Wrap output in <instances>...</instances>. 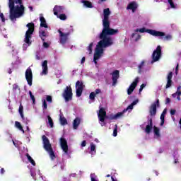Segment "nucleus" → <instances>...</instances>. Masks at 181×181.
<instances>
[{
  "instance_id": "f257e3e1",
  "label": "nucleus",
  "mask_w": 181,
  "mask_h": 181,
  "mask_svg": "<svg viewBox=\"0 0 181 181\" xmlns=\"http://www.w3.org/2000/svg\"><path fill=\"white\" fill-rule=\"evenodd\" d=\"M107 36V35H105V36L101 37V34H100L99 35V38L101 39V40L98 42V45H96V48L95 49V53L93 55V62L95 64H97V60H100V59H101V57L104 54V48L110 47V46L114 45V42H112V38Z\"/></svg>"
},
{
  "instance_id": "f03ea898",
  "label": "nucleus",
  "mask_w": 181,
  "mask_h": 181,
  "mask_svg": "<svg viewBox=\"0 0 181 181\" xmlns=\"http://www.w3.org/2000/svg\"><path fill=\"white\" fill-rule=\"evenodd\" d=\"M8 8L10 9L9 18L11 21H16L25 13V6L22 0H8Z\"/></svg>"
},
{
  "instance_id": "7ed1b4c3",
  "label": "nucleus",
  "mask_w": 181,
  "mask_h": 181,
  "mask_svg": "<svg viewBox=\"0 0 181 181\" xmlns=\"http://www.w3.org/2000/svg\"><path fill=\"white\" fill-rule=\"evenodd\" d=\"M110 15H111V11L110 8H105L103 10V28L102 30L101 37L107 35L109 36H112L114 35H117L118 33V30H115L114 28H111L110 26L111 23L110 22Z\"/></svg>"
},
{
  "instance_id": "20e7f679",
  "label": "nucleus",
  "mask_w": 181,
  "mask_h": 181,
  "mask_svg": "<svg viewBox=\"0 0 181 181\" xmlns=\"http://www.w3.org/2000/svg\"><path fill=\"white\" fill-rule=\"evenodd\" d=\"M42 141L44 149H45V151L48 152L52 160H54V159H56V155L54 154V151H53V148L52 147V144H50L49 139L45 135H43Z\"/></svg>"
},
{
  "instance_id": "39448f33",
  "label": "nucleus",
  "mask_w": 181,
  "mask_h": 181,
  "mask_svg": "<svg viewBox=\"0 0 181 181\" xmlns=\"http://www.w3.org/2000/svg\"><path fill=\"white\" fill-rule=\"evenodd\" d=\"M26 26L28 28V29L25 32L24 42L28 46H30V45H32V41L30 39H32V35H33V32H35V23H29L26 25Z\"/></svg>"
},
{
  "instance_id": "423d86ee",
  "label": "nucleus",
  "mask_w": 181,
  "mask_h": 181,
  "mask_svg": "<svg viewBox=\"0 0 181 181\" xmlns=\"http://www.w3.org/2000/svg\"><path fill=\"white\" fill-rule=\"evenodd\" d=\"M136 32H140V33H149L151 36H165V33L162 31H157L152 29H146L145 28L136 29Z\"/></svg>"
},
{
  "instance_id": "0eeeda50",
  "label": "nucleus",
  "mask_w": 181,
  "mask_h": 181,
  "mask_svg": "<svg viewBox=\"0 0 181 181\" xmlns=\"http://www.w3.org/2000/svg\"><path fill=\"white\" fill-rule=\"evenodd\" d=\"M66 103L73 100V89L71 86H66L62 94Z\"/></svg>"
},
{
  "instance_id": "6e6552de",
  "label": "nucleus",
  "mask_w": 181,
  "mask_h": 181,
  "mask_svg": "<svg viewBox=\"0 0 181 181\" xmlns=\"http://www.w3.org/2000/svg\"><path fill=\"white\" fill-rule=\"evenodd\" d=\"M86 85L83 82V81H77L76 83V97H81V94H83V91L84 90V88Z\"/></svg>"
},
{
  "instance_id": "1a4fd4ad",
  "label": "nucleus",
  "mask_w": 181,
  "mask_h": 181,
  "mask_svg": "<svg viewBox=\"0 0 181 181\" xmlns=\"http://www.w3.org/2000/svg\"><path fill=\"white\" fill-rule=\"evenodd\" d=\"M127 112V110H123L122 112H117V114H110L106 116L107 119H110V121H112L114 119H119V118H122V117H124V114Z\"/></svg>"
},
{
  "instance_id": "9d476101",
  "label": "nucleus",
  "mask_w": 181,
  "mask_h": 181,
  "mask_svg": "<svg viewBox=\"0 0 181 181\" xmlns=\"http://www.w3.org/2000/svg\"><path fill=\"white\" fill-rule=\"evenodd\" d=\"M162 56V48L158 45L156 50L153 51L152 54L153 62H158Z\"/></svg>"
},
{
  "instance_id": "9b49d317",
  "label": "nucleus",
  "mask_w": 181,
  "mask_h": 181,
  "mask_svg": "<svg viewBox=\"0 0 181 181\" xmlns=\"http://www.w3.org/2000/svg\"><path fill=\"white\" fill-rule=\"evenodd\" d=\"M25 80L28 86H32V82L33 81V74L32 73V69L28 67L25 71Z\"/></svg>"
},
{
  "instance_id": "f8f14e48",
  "label": "nucleus",
  "mask_w": 181,
  "mask_h": 181,
  "mask_svg": "<svg viewBox=\"0 0 181 181\" xmlns=\"http://www.w3.org/2000/svg\"><path fill=\"white\" fill-rule=\"evenodd\" d=\"M110 74L112 76V86L115 87L117 86V83H118V78H119V71L115 70Z\"/></svg>"
},
{
  "instance_id": "ddd939ff",
  "label": "nucleus",
  "mask_w": 181,
  "mask_h": 181,
  "mask_svg": "<svg viewBox=\"0 0 181 181\" xmlns=\"http://www.w3.org/2000/svg\"><path fill=\"white\" fill-rule=\"evenodd\" d=\"M156 107H160L159 99H157V100L150 106L149 112L151 117L156 115Z\"/></svg>"
},
{
  "instance_id": "4468645a",
  "label": "nucleus",
  "mask_w": 181,
  "mask_h": 181,
  "mask_svg": "<svg viewBox=\"0 0 181 181\" xmlns=\"http://www.w3.org/2000/svg\"><path fill=\"white\" fill-rule=\"evenodd\" d=\"M138 83H139V78L136 77L133 81V83L129 86L128 90H127V94L128 95H131L132 93H134V90L136 88V86H138Z\"/></svg>"
},
{
  "instance_id": "2eb2a0df",
  "label": "nucleus",
  "mask_w": 181,
  "mask_h": 181,
  "mask_svg": "<svg viewBox=\"0 0 181 181\" xmlns=\"http://www.w3.org/2000/svg\"><path fill=\"white\" fill-rule=\"evenodd\" d=\"M98 117L100 122H104V121H105V118H107V112L105 111V109H104V107H101L100 109Z\"/></svg>"
},
{
  "instance_id": "dca6fc26",
  "label": "nucleus",
  "mask_w": 181,
  "mask_h": 181,
  "mask_svg": "<svg viewBox=\"0 0 181 181\" xmlns=\"http://www.w3.org/2000/svg\"><path fill=\"white\" fill-rule=\"evenodd\" d=\"M60 145L62 151L66 154L69 153V145H67V140L66 139L63 137L60 139Z\"/></svg>"
},
{
  "instance_id": "f3484780",
  "label": "nucleus",
  "mask_w": 181,
  "mask_h": 181,
  "mask_svg": "<svg viewBox=\"0 0 181 181\" xmlns=\"http://www.w3.org/2000/svg\"><path fill=\"white\" fill-rule=\"evenodd\" d=\"M148 125H146V129H145V132L146 134H151V132L152 131L153 128V122L152 120V117H148Z\"/></svg>"
},
{
  "instance_id": "a211bd4d",
  "label": "nucleus",
  "mask_w": 181,
  "mask_h": 181,
  "mask_svg": "<svg viewBox=\"0 0 181 181\" xmlns=\"http://www.w3.org/2000/svg\"><path fill=\"white\" fill-rule=\"evenodd\" d=\"M60 36V43L62 45H64L67 42V37H69V35H70V33H64L62 32V30H58Z\"/></svg>"
},
{
  "instance_id": "6ab92c4d",
  "label": "nucleus",
  "mask_w": 181,
  "mask_h": 181,
  "mask_svg": "<svg viewBox=\"0 0 181 181\" xmlns=\"http://www.w3.org/2000/svg\"><path fill=\"white\" fill-rule=\"evenodd\" d=\"M97 94H101V89L97 88L95 92H91L89 95V98L91 101H95V96Z\"/></svg>"
},
{
  "instance_id": "aec40b11",
  "label": "nucleus",
  "mask_w": 181,
  "mask_h": 181,
  "mask_svg": "<svg viewBox=\"0 0 181 181\" xmlns=\"http://www.w3.org/2000/svg\"><path fill=\"white\" fill-rule=\"evenodd\" d=\"M172 77H173V73L172 71L169 72L168 76H167V84L165 86V88H169L170 87H172Z\"/></svg>"
},
{
  "instance_id": "412c9836",
  "label": "nucleus",
  "mask_w": 181,
  "mask_h": 181,
  "mask_svg": "<svg viewBox=\"0 0 181 181\" xmlns=\"http://www.w3.org/2000/svg\"><path fill=\"white\" fill-rule=\"evenodd\" d=\"M63 11V6L56 5L53 8L54 15L59 17V13Z\"/></svg>"
},
{
  "instance_id": "4be33fe9",
  "label": "nucleus",
  "mask_w": 181,
  "mask_h": 181,
  "mask_svg": "<svg viewBox=\"0 0 181 181\" xmlns=\"http://www.w3.org/2000/svg\"><path fill=\"white\" fill-rule=\"evenodd\" d=\"M127 9H131L134 13L136 9H138V4H136V2L135 1H132L128 4Z\"/></svg>"
},
{
  "instance_id": "5701e85b",
  "label": "nucleus",
  "mask_w": 181,
  "mask_h": 181,
  "mask_svg": "<svg viewBox=\"0 0 181 181\" xmlns=\"http://www.w3.org/2000/svg\"><path fill=\"white\" fill-rule=\"evenodd\" d=\"M42 74H44L46 76L48 73V68H47V60H45L42 64Z\"/></svg>"
},
{
  "instance_id": "b1692460",
  "label": "nucleus",
  "mask_w": 181,
  "mask_h": 181,
  "mask_svg": "<svg viewBox=\"0 0 181 181\" xmlns=\"http://www.w3.org/2000/svg\"><path fill=\"white\" fill-rule=\"evenodd\" d=\"M181 86H179L177 88V92H175V93H173L172 95V96L173 97V98H176L177 97V100H180V95H181V90H180Z\"/></svg>"
},
{
  "instance_id": "393cba45",
  "label": "nucleus",
  "mask_w": 181,
  "mask_h": 181,
  "mask_svg": "<svg viewBox=\"0 0 181 181\" xmlns=\"http://www.w3.org/2000/svg\"><path fill=\"white\" fill-rule=\"evenodd\" d=\"M81 4H83L84 8H93V3L88 0H81Z\"/></svg>"
},
{
  "instance_id": "a878e982",
  "label": "nucleus",
  "mask_w": 181,
  "mask_h": 181,
  "mask_svg": "<svg viewBox=\"0 0 181 181\" xmlns=\"http://www.w3.org/2000/svg\"><path fill=\"white\" fill-rule=\"evenodd\" d=\"M39 36L40 37V39L42 40V42H45V37H46V36H47V33H46V31L40 29L39 30Z\"/></svg>"
},
{
  "instance_id": "bb28decb",
  "label": "nucleus",
  "mask_w": 181,
  "mask_h": 181,
  "mask_svg": "<svg viewBox=\"0 0 181 181\" xmlns=\"http://www.w3.org/2000/svg\"><path fill=\"white\" fill-rule=\"evenodd\" d=\"M157 37H160L161 40H163L164 42L168 41V40H172V35L168 34L166 35L164 33V35L163 36H157Z\"/></svg>"
},
{
  "instance_id": "cd10ccee",
  "label": "nucleus",
  "mask_w": 181,
  "mask_h": 181,
  "mask_svg": "<svg viewBox=\"0 0 181 181\" xmlns=\"http://www.w3.org/2000/svg\"><path fill=\"white\" fill-rule=\"evenodd\" d=\"M40 28H48V25H47V23H46V19L45 18V17L41 16L40 18Z\"/></svg>"
},
{
  "instance_id": "c85d7f7f",
  "label": "nucleus",
  "mask_w": 181,
  "mask_h": 181,
  "mask_svg": "<svg viewBox=\"0 0 181 181\" xmlns=\"http://www.w3.org/2000/svg\"><path fill=\"white\" fill-rule=\"evenodd\" d=\"M81 119L78 117H76L75 119L74 120L73 126H74V129H77L78 128V125H80Z\"/></svg>"
},
{
  "instance_id": "c756f323",
  "label": "nucleus",
  "mask_w": 181,
  "mask_h": 181,
  "mask_svg": "<svg viewBox=\"0 0 181 181\" xmlns=\"http://www.w3.org/2000/svg\"><path fill=\"white\" fill-rule=\"evenodd\" d=\"M25 156L28 158L30 163H31V165H33V166H36V163L35 162V160H33V158H32V157L30 156V155H29V153H26Z\"/></svg>"
},
{
  "instance_id": "7c9ffc66",
  "label": "nucleus",
  "mask_w": 181,
  "mask_h": 181,
  "mask_svg": "<svg viewBox=\"0 0 181 181\" xmlns=\"http://www.w3.org/2000/svg\"><path fill=\"white\" fill-rule=\"evenodd\" d=\"M18 112H19L23 121H25V116L23 115V106L22 105V104H21L19 106Z\"/></svg>"
},
{
  "instance_id": "2f4dec72",
  "label": "nucleus",
  "mask_w": 181,
  "mask_h": 181,
  "mask_svg": "<svg viewBox=\"0 0 181 181\" xmlns=\"http://www.w3.org/2000/svg\"><path fill=\"white\" fill-rule=\"evenodd\" d=\"M15 126L16 128H18L20 131H21L23 134H25V130H23V127H22V124H21V122L16 121L15 122Z\"/></svg>"
},
{
  "instance_id": "473e14b6",
  "label": "nucleus",
  "mask_w": 181,
  "mask_h": 181,
  "mask_svg": "<svg viewBox=\"0 0 181 181\" xmlns=\"http://www.w3.org/2000/svg\"><path fill=\"white\" fill-rule=\"evenodd\" d=\"M138 100H134L128 107L127 109V111H128V110H132V108H134V105H136L138 104Z\"/></svg>"
},
{
  "instance_id": "72a5a7b5",
  "label": "nucleus",
  "mask_w": 181,
  "mask_h": 181,
  "mask_svg": "<svg viewBox=\"0 0 181 181\" xmlns=\"http://www.w3.org/2000/svg\"><path fill=\"white\" fill-rule=\"evenodd\" d=\"M59 121L62 125H67V119L64 117H60Z\"/></svg>"
},
{
  "instance_id": "f704fd0d",
  "label": "nucleus",
  "mask_w": 181,
  "mask_h": 181,
  "mask_svg": "<svg viewBox=\"0 0 181 181\" xmlns=\"http://www.w3.org/2000/svg\"><path fill=\"white\" fill-rule=\"evenodd\" d=\"M159 132H160L159 128L154 126L153 127V132L156 136H160V134L159 133Z\"/></svg>"
},
{
  "instance_id": "c9c22d12",
  "label": "nucleus",
  "mask_w": 181,
  "mask_h": 181,
  "mask_svg": "<svg viewBox=\"0 0 181 181\" xmlns=\"http://www.w3.org/2000/svg\"><path fill=\"white\" fill-rule=\"evenodd\" d=\"M145 64V62L142 61L141 64L139 65V74H142V68L144 67V65Z\"/></svg>"
},
{
  "instance_id": "e433bc0d",
  "label": "nucleus",
  "mask_w": 181,
  "mask_h": 181,
  "mask_svg": "<svg viewBox=\"0 0 181 181\" xmlns=\"http://www.w3.org/2000/svg\"><path fill=\"white\" fill-rule=\"evenodd\" d=\"M47 119H48V124H49L50 128H53V125H54L53 119L49 115L47 116Z\"/></svg>"
},
{
  "instance_id": "4c0bfd02",
  "label": "nucleus",
  "mask_w": 181,
  "mask_h": 181,
  "mask_svg": "<svg viewBox=\"0 0 181 181\" xmlns=\"http://www.w3.org/2000/svg\"><path fill=\"white\" fill-rule=\"evenodd\" d=\"M29 94H30V99L33 101V104H36V99L35 98V95L32 94V91L30 90Z\"/></svg>"
},
{
  "instance_id": "58836bf2",
  "label": "nucleus",
  "mask_w": 181,
  "mask_h": 181,
  "mask_svg": "<svg viewBox=\"0 0 181 181\" xmlns=\"http://www.w3.org/2000/svg\"><path fill=\"white\" fill-rule=\"evenodd\" d=\"M94 43L93 42H90L89 44V46L88 47V50L89 52V54H91V53H93V46Z\"/></svg>"
},
{
  "instance_id": "ea45409f",
  "label": "nucleus",
  "mask_w": 181,
  "mask_h": 181,
  "mask_svg": "<svg viewBox=\"0 0 181 181\" xmlns=\"http://www.w3.org/2000/svg\"><path fill=\"white\" fill-rule=\"evenodd\" d=\"M160 120H161L160 125L161 127H163V125L165 124V115H160Z\"/></svg>"
},
{
  "instance_id": "a19ab883",
  "label": "nucleus",
  "mask_w": 181,
  "mask_h": 181,
  "mask_svg": "<svg viewBox=\"0 0 181 181\" xmlns=\"http://www.w3.org/2000/svg\"><path fill=\"white\" fill-rule=\"evenodd\" d=\"M118 135V125L115 124V127L113 130V136H117Z\"/></svg>"
},
{
  "instance_id": "79ce46f5",
  "label": "nucleus",
  "mask_w": 181,
  "mask_h": 181,
  "mask_svg": "<svg viewBox=\"0 0 181 181\" xmlns=\"http://www.w3.org/2000/svg\"><path fill=\"white\" fill-rule=\"evenodd\" d=\"M46 101H47V103H49V104H52V103H53V99L52 98V96L47 95L46 96Z\"/></svg>"
},
{
  "instance_id": "37998d69",
  "label": "nucleus",
  "mask_w": 181,
  "mask_h": 181,
  "mask_svg": "<svg viewBox=\"0 0 181 181\" xmlns=\"http://www.w3.org/2000/svg\"><path fill=\"white\" fill-rule=\"evenodd\" d=\"M59 18L61 19V21H66V19H67V16H66V14H60L59 16H58Z\"/></svg>"
},
{
  "instance_id": "c03bdc74",
  "label": "nucleus",
  "mask_w": 181,
  "mask_h": 181,
  "mask_svg": "<svg viewBox=\"0 0 181 181\" xmlns=\"http://www.w3.org/2000/svg\"><path fill=\"white\" fill-rule=\"evenodd\" d=\"M42 108L44 110H47V103L46 102V100H42Z\"/></svg>"
},
{
  "instance_id": "a18cd8bd",
  "label": "nucleus",
  "mask_w": 181,
  "mask_h": 181,
  "mask_svg": "<svg viewBox=\"0 0 181 181\" xmlns=\"http://www.w3.org/2000/svg\"><path fill=\"white\" fill-rule=\"evenodd\" d=\"M168 4H170V6L175 9L176 8V6L175 5V3H173V0H168Z\"/></svg>"
},
{
  "instance_id": "49530a36",
  "label": "nucleus",
  "mask_w": 181,
  "mask_h": 181,
  "mask_svg": "<svg viewBox=\"0 0 181 181\" xmlns=\"http://www.w3.org/2000/svg\"><path fill=\"white\" fill-rule=\"evenodd\" d=\"M95 146L93 143L90 144V152H95Z\"/></svg>"
},
{
  "instance_id": "de8ad7c7",
  "label": "nucleus",
  "mask_w": 181,
  "mask_h": 181,
  "mask_svg": "<svg viewBox=\"0 0 181 181\" xmlns=\"http://www.w3.org/2000/svg\"><path fill=\"white\" fill-rule=\"evenodd\" d=\"M0 18L2 22H5V16H4V13H0Z\"/></svg>"
},
{
  "instance_id": "09e8293b",
  "label": "nucleus",
  "mask_w": 181,
  "mask_h": 181,
  "mask_svg": "<svg viewBox=\"0 0 181 181\" xmlns=\"http://www.w3.org/2000/svg\"><path fill=\"white\" fill-rule=\"evenodd\" d=\"M50 45H49V43L44 42H43V47H45V49H47Z\"/></svg>"
},
{
  "instance_id": "8fccbe9b",
  "label": "nucleus",
  "mask_w": 181,
  "mask_h": 181,
  "mask_svg": "<svg viewBox=\"0 0 181 181\" xmlns=\"http://www.w3.org/2000/svg\"><path fill=\"white\" fill-rule=\"evenodd\" d=\"M19 88V86L18 84H13V90H18Z\"/></svg>"
},
{
  "instance_id": "3c124183",
  "label": "nucleus",
  "mask_w": 181,
  "mask_h": 181,
  "mask_svg": "<svg viewBox=\"0 0 181 181\" xmlns=\"http://www.w3.org/2000/svg\"><path fill=\"white\" fill-rule=\"evenodd\" d=\"M87 145V141H86V140H83L81 143V146L83 148H84V146H86Z\"/></svg>"
},
{
  "instance_id": "603ef678",
  "label": "nucleus",
  "mask_w": 181,
  "mask_h": 181,
  "mask_svg": "<svg viewBox=\"0 0 181 181\" xmlns=\"http://www.w3.org/2000/svg\"><path fill=\"white\" fill-rule=\"evenodd\" d=\"M175 114H176V110L172 109V110H170V115H175Z\"/></svg>"
},
{
  "instance_id": "864d4df0",
  "label": "nucleus",
  "mask_w": 181,
  "mask_h": 181,
  "mask_svg": "<svg viewBox=\"0 0 181 181\" xmlns=\"http://www.w3.org/2000/svg\"><path fill=\"white\" fill-rule=\"evenodd\" d=\"M90 180H91V181H97V180H95V178H94L93 174H90Z\"/></svg>"
},
{
  "instance_id": "5fc2aeb1",
  "label": "nucleus",
  "mask_w": 181,
  "mask_h": 181,
  "mask_svg": "<svg viewBox=\"0 0 181 181\" xmlns=\"http://www.w3.org/2000/svg\"><path fill=\"white\" fill-rule=\"evenodd\" d=\"M165 104H170V98H167L165 100Z\"/></svg>"
},
{
  "instance_id": "6e6d98bb",
  "label": "nucleus",
  "mask_w": 181,
  "mask_h": 181,
  "mask_svg": "<svg viewBox=\"0 0 181 181\" xmlns=\"http://www.w3.org/2000/svg\"><path fill=\"white\" fill-rule=\"evenodd\" d=\"M177 70H179V64H177L176 67H175V73H176V74H177Z\"/></svg>"
},
{
  "instance_id": "4d7b16f0",
  "label": "nucleus",
  "mask_w": 181,
  "mask_h": 181,
  "mask_svg": "<svg viewBox=\"0 0 181 181\" xmlns=\"http://www.w3.org/2000/svg\"><path fill=\"white\" fill-rule=\"evenodd\" d=\"M166 112H167V110L164 109L161 115H166Z\"/></svg>"
},
{
  "instance_id": "13d9d810",
  "label": "nucleus",
  "mask_w": 181,
  "mask_h": 181,
  "mask_svg": "<svg viewBox=\"0 0 181 181\" xmlns=\"http://www.w3.org/2000/svg\"><path fill=\"white\" fill-rule=\"evenodd\" d=\"M84 62H86V57H83L81 59V64H83Z\"/></svg>"
},
{
  "instance_id": "bf43d9fd",
  "label": "nucleus",
  "mask_w": 181,
  "mask_h": 181,
  "mask_svg": "<svg viewBox=\"0 0 181 181\" xmlns=\"http://www.w3.org/2000/svg\"><path fill=\"white\" fill-rule=\"evenodd\" d=\"M0 173H1V175H4V173H5V169L1 168V170H0Z\"/></svg>"
},
{
  "instance_id": "052dcab7",
  "label": "nucleus",
  "mask_w": 181,
  "mask_h": 181,
  "mask_svg": "<svg viewBox=\"0 0 181 181\" xmlns=\"http://www.w3.org/2000/svg\"><path fill=\"white\" fill-rule=\"evenodd\" d=\"M145 86H146L145 83L141 84L140 86V88L144 90V88H145Z\"/></svg>"
},
{
  "instance_id": "680f3d73",
  "label": "nucleus",
  "mask_w": 181,
  "mask_h": 181,
  "mask_svg": "<svg viewBox=\"0 0 181 181\" xmlns=\"http://www.w3.org/2000/svg\"><path fill=\"white\" fill-rule=\"evenodd\" d=\"M8 74H12V69L11 68L8 69Z\"/></svg>"
},
{
  "instance_id": "e2e57ef3",
  "label": "nucleus",
  "mask_w": 181,
  "mask_h": 181,
  "mask_svg": "<svg viewBox=\"0 0 181 181\" xmlns=\"http://www.w3.org/2000/svg\"><path fill=\"white\" fill-rule=\"evenodd\" d=\"M30 173L33 177H35V174L33 173V172L32 170L30 171Z\"/></svg>"
},
{
  "instance_id": "0e129e2a",
  "label": "nucleus",
  "mask_w": 181,
  "mask_h": 181,
  "mask_svg": "<svg viewBox=\"0 0 181 181\" xmlns=\"http://www.w3.org/2000/svg\"><path fill=\"white\" fill-rule=\"evenodd\" d=\"M100 1H99V4H101L102 2H105V1H107V0H99Z\"/></svg>"
},
{
  "instance_id": "69168bd1",
  "label": "nucleus",
  "mask_w": 181,
  "mask_h": 181,
  "mask_svg": "<svg viewBox=\"0 0 181 181\" xmlns=\"http://www.w3.org/2000/svg\"><path fill=\"white\" fill-rule=\"evenodd\" d=\"M29 9L31 11V12L33 11V6H29Z\"/></svg>"
},
{
  "instance_id": "338daca9",
  "label": "nucleus",
  "mask_w": 181,
  "mask_h": 181,
  "mask_svg": "<svg viewBox=\"0 0 181 181\" xmlns=\"http://www.w3.org/2000/svg\"><path fill=\"white\" fill-rule=\"evenodd\" d=\"M144 89H142L141 88H139V93H141Z\"/></svg>"
},
{
  "instance_id": "774afa93",
  "label": "nucleus",
  "mask_w": 181,
  "mask_h": 181,
  "mask_svg": "<svg viewBox=\"0 0 181 181\" xmlns=\"http://www.w3.org/2000/svg\"><path fill=\"white\" fill-rule=\"evenodd\" d=\"M106 177H111V175H110V174L107 175Z\"/></svg>"
}]
</instances>
